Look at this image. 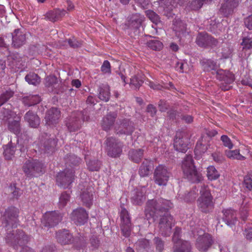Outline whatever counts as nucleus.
I'll use <instances>...</instances> for the list:
<instances>
[{
    "instance_id": "obj_12",
    "label": "nucleus",
    "mask_w": 252,
    "mask_h": 252,
    "mask_svg": "<svg viewBox=\"0 0 252 252\" xmlns=\"http://www.w3.org/2000/svg\"><path fill=\"white\" fill-rule=\"evenodd\" d=\"M188 137L182 131H177L174 139V147L176 150L185 153L188 149Z\"/></svg>"
},
{
    "instance_id": "obj_62",
    "label": "nucleus",
    "mask_w": 252,
    "mask_h": 252,
    "mask_svg": "<svg viewBox=\"0 0 252 252\" xmlns=\"http://www.w3.org/2000/svg\"><path fill=\"white\" fill-rule=\"evenodd\" d=\"M181 232V229L179 227H176L175 229V231L173 236V241L175 242L179 240H181L180 239V234Z\"/></svg>"
},
{
    "instance_id": "obj_10",
    "label": "nucleus",
    "mask_w": 252,
    "mask_h": 252,
    "mask_svg": "<svg viewBox=\"0 0 252 252\" xmlns=\"http://www.w3.org/2000/svg\"><path fill=\"white\" fill-rule=\"evenodd\" d=\"M115 132L118 135H131L134 130L133 123L129 119L119 120L114 125Z\"/></svg>"
},
{
    "instance_id": "obj_37",
    "label": "nucleus",
    "mask_w": 252,
    "mask_h": 252,
    "mask_svg": "<svg viewBox=\"0 0 252 252\" xmlns=\"http://www.w3.org/2000/svg\"><path fill=\"white\" fill-rule=\"evenodd\" d=\"M143 156V150L142 149H132L128 152L130 159L134 162H139Z\"/></svg>"
},
{
    "instance_id": "obj_1",
    "label": "nucleus",
    "mask_w": 252,
    "mask_h": 252,
    "mask_svg": "<svg viewBox=\"0 0 252 252\" xmlns=\"http://www.w3.org/2000/svg\"><path fill=\"white\" fill-rule=\"evenodd\" d=\"M173 206L170 201L163 198L150 200L146 204L145 212L147 220L154 218L160 212H165L161 216L158 223L159 232L164 236H168L171 234V229L175 224L173 217L166 212Z\"/></svg>"
},
{
    "instance_id": "obj_42",
    "label": "nucleus",
    "mask_w": 252,
    "mask_h": 252,
    "mask_svg": "<svg viewBox=\"0 0 252 252\" xmlns=\"http://www.w3.org/2000/svg\"><path fill=\"white\" fill-rule=\"evenodd\" d=\"M26 81L30 84L37 85L40 82V78L34 73H30L25 77Z\"/></svg>"
},
{
    "instance_id": "obj_16",
    "label": "nucleus",
    "mask_w": 252,
    "mask_h": 252,
    "mask_svg": "<svg viewBox=\"0 0 252 252\" xmlns=\"http://www.w3.org/2000/svg\"><path fill=\"white\" fill-rule=\"evenodd\" d=\"M196 42L200 47H206L215 46L218 44V41L207 33H200L196 37Z\"/></svg>"
},
{
    "instance_id": "obj_57",
    "label": "nucleus",
    "mask_w": 252,
    "mask_h": 252,
    "mask_svg": "<svg viewBox=\"0 0 252 252\" xmlns=\"http://www.w3.org/2000/svg\"><path fill=\"white\" fill-rule=\"evenodd\" d=\"M67 42L69 46L73 48L80 47L82 45V42L81 41H78L75 38L69 39L67 40Z\"/></svg>"
},
{
    "instance_id": "obj_35",
    "label": "nucleus",
    "mask_w": 252,
    "mask_h": 252,
    "mask_svg": "<svg viewBox=\"0 0 252 252\" xmlns=\"http://www.w3.org/2000/svg\"><path fill=\"white\" fill-rule=\"evenodd\" d=\"M66 125L70 132L75 131L80 128L81 121L77 117L72 116L68 119Z\"/></svg>"
},
{
    "instance_id": "obj_29",
    "label": "nucleus",
    "mask_w": 252,
    "mask_h": 252,
    "mask_svg": "<svg viewBox=\"0 0 252 252\" xmlns=\"http://www.w3.org/2000/svg\"><path fill=\"white\" fill-rule=\"evenodd\" d=\"M65 14V10L57 9L48 12L45 15V19L52 22H55L64 16Z\"/></svg>"
},
{
    "instance_id": "obj_17",
    "label": "nucleus",
    "mask_w": 252,
    "mask_h": 252,
    "mask_svg": "<svg viewBox=\"0 0 252 252\" xmlns=\"http://www.w3.org/2000/svg\"><path fill=\"white\" fill-rule=\"evenodd\" d=\"M71 220L77 224L82 225L88 219V214L86 210L82 208L74 210L71 215Z\"/></svg>"
},
{
    "instance_id": "obj_38",
    "label": "nucleus",
    "mask_w": 252,
    "mask_h": 252,
    "mask_svg": "<svg viewBox=\"0 0 252 252\" xmlns=\"http://www.w3.org/2000/svg\"><path fill=\"white\" fill-rule=\"evenodd\" d=\"M16 150L15 145L10 141L4 148L3 154L5 158L7 160L11 159L14 157Z\"/></svg>"
},
{
    "instance_id": "obj_19",
    "label": "nucleus",
    "mask_w": 252,
    "mask_h": 252,
    "mask_svg": "<svg viewBox=\"0 0 252 252\" xmlns=\"http://www.w3.org/2000/svg\"><path fill=\"white\" fill-rule=\"evenodd\" d=\"M60 117V111L56 107H52L48 110L45 116L46 124L52 126L58 123Z\"/></svg>"
},
{
    "instance_id": "obj_32",
    "label": "nucleus",
    "mask_w": 252,
    "mask_h": 252,
    "mask_svg": "<svg viewBox=\"0 0 252 252\" xmlns=\"http://www.w3.org/2000/svg\"><path fill=\"white\" fill-rule=\"evenodd\" d=\"M201 64L203 70L205 71H211L214 73L219 68V65L217 64V62L210 59H203L201 62Z\"/></svg>"
},
{
    "instance_id": "obj_6",
    "label": "nucleus",
    "mask_w": 252,
    "mask_h": 252,
    "mask_svg": "<svg viewBox=\"0 0 252 252\" xmlns=\"http://www.w3.org/2000/svg\"><path fill=\"white\" fill-rule=\"evenodd\" d=\"M171 172L167 167L163 164L157 166L154 172V179L156 184L165 186L171 176Z\"/></svg>"
},
{
    "instance_id": "obj_63",
    "label": "nucleus",
    "mask_w": 252,
    "mask_h": 252,
    "mask_svg": "<svg viewBox=\"0 0 252 252\" xmlns=\"http://www.w3.org/2000/svg\"><path fill=\"white\" fill-rule=\"evenodd\" d=\"M241 45L243 46V49L248 50L252 48V42H250V41L245 40L244 39H243Z\"/></svg>"
},
{
    "instance_id": "obj_61",
    "label": "nucleus",
    "mask_w": 252,
    "mask_h": 252,
    "mask_svg": "<svg viewBox=\"0 0 252 252\" xmlns=\"http://www.w3.org/2000/svg\"><path fill=\"white\" fill-rule=\"evenodd\" d=\"M137 244L141 247L144 249H146L149 247L150 242L148 240L143 239L139 240L137 242Z\"/></svg>"
},
{
    "instance_id": "obj_5",
    "label": "nucleus",
    "mask_w": 252,
    "mask_h": 252,
    "mask_svg": "<svg viewBox=\"0 0 252 252\" xmlns=\"http://www.w3.org/2000/svg\"><path fill=\"white\" fill-rule=\"evenodd\" d=\"M200 193L201 196L197 200L198 206L202 212L207 213L213 206L212 197L207 186H201Z\"/></svg>"
},
{
    "instance_id": "obj_22",
    "label": "nucleus",
    "mask_w": 252,
    "mask_h": 252,
    "mask_svg": "<svg viewBox=\"0 0 252 252\" xmlns=\"http://www.w3.org/2000/svg\"><path fill=\"white\" fill-rule=\"evenodd\" d=\"M12 45L15 48H19L25 44L26 40V35L19 29H16L12 34Z\"/></svg>"
},
{
    "instance_id": "obj_3",
    "label": "nucleus",
    "mask_w": 252,
    "mask_h": 252,
    "mask_svg": "<svg viewBox=\"0 0 252 252\" xmlns=\"http://www.w3.org/2000/svg\"><path fill=\"white\" fill-rule=\"evenodd\" d=\"M5 239L7 244L16 249L26 244L30 237L23 230H16L7 232Z\"/></svg>"
},
{
    "instance_id": "obj_53",
    "label": "nucleus",
    "mask_w": 252,
    "mask_h": 252,
    "mask_svg": "<svg viewBox=\"0 0 252 252\" xmlns=\"http://www.w3.org/2000/svg\"><path fill=\"white\" fill-rule=\"evenodd\" d=\"M146 16L153 23L158 24L160 22L159 16L154 11L149 10L146 11Z\"/></svg>"
},
{
    "instance_id": "obj_48",
    "label": "nucleus",
    "mask_w": 252,
    "mask_h": 252,
    "mask_svg": "<svg viewBox=\"0 0 252 252\" xmlns=\"http://www.w3.org/2000/svg\"><path fill=\"white\" fill-rule=\"evenodd\" d=\"M147 44L149 48L153 50H160L163 46L162 43L157 39L151 40L147 42Z\"/></svg>"
},
{
    "instance_id": "obj_2",
    "label": "nucleus",
    "mask_w": 252,
    "mask_h": 252,
    "mask_svg": "<svg viewBox=\"0 0 252 252\" xmlns=\"http://www.w3.org/2000/svg\"><path fill=\"white\" fill-rule=\"evenodd\" d=\"M182 168L185 177L192 183H198L202 180L201 174L195 168L191 156L188 155L184 159Z\"/></svg>"
},
{
    "instance_id": "obj_36",
    "label": "nucleus",
    "mask_w": 252,
    "mask_h": 252,
    "mask_svg": "<svg viewBox=\"0 0 252 252\" xmlns=\"http://www.w3.org/2000/svg\"><path fill=\"white\" fill-rule=\"evenodd\" d=\"M20 118L18 116L14 117V120L8 123V129L16 135H18L21 132Z\"/></svg>"
},
{
    "instance_id": "obj_56",
    "label": "nucleus",
    "mask_w": 252,
    "mask_h": 252,
    "mask_svg": "<svg viewBox=\"0 0 252 252\" xmlns=\"http://www.w3.org/2000/svg\"><path fill=\"white\" fill-rule=\"evenodd\" d=\"M154 242L156 245V250L158 252H161L164 248V243L161 239L156 237L154 239Z\"/></svg>"
},
{
    "instance_id": "obj_15",
    "label": "nucleus",
    "mask_w": 252,
    "mask_h": 252,
    "mask_svg": "<svg viewBox=\"0 0 252 252\" xmlns=\"http://www.w3.org/2000/svg\"><path fill=\"white\" fill-rule=\"evenodd\" d=\"M214 73L216 74V77L218 79L223 81L227 85L223 86L222 84L220 86L222 90H228L230 88L228 85L230 84L234 80V75L228 71L218 69Z\"/></svg>"
},
{
    "instance_id": "obj_11",
    "label": "nucleus",
    "mask_w": 252,
    "mask_h": 252,
    "mask_svg": "<svg viewBox=\"0 0 252 252\" xmlns=\"http://www.w3.org/2000/svg\"><path fill=\"white\" fill-rule=\"evenodd\" d=\"M198 237L196 239L195 246L201 252H205L210 248L213 243L212 237L203 231H198Z\"/></svg>"
},
{
    "instance_id": "obj_7",
    "label": "nucleus",
    "mask_w": 252,
    "mask_h": 252,
    "mask_svg": "<svg viewBox=\"0 0 252 252\" xmlns=\"http://www.w3.org/2000/svg\"><path fill=\"white\" fill-rule=\"evenodd\" d=\"M18 210L14 207L7 208L2 216V225L5 227L17 226L18 223Z\"/></svg>"
},
{
    "instance_id": "obj_24",
    "label": "nucleus",
    "mask_w": 252,
    "mask_h": 252,
    "mask_svg": "<svg viewBox=\"0 0 252 252\" xmlns=\"http://www.w3.org/2000/svg\"><path fill=\"white\" fill-rule=\"evenodd\" d=\"M223 216L222 219L227 225L231 226L237 221L236 213L232 209L224 210L222 211Z\"/></svg>"
},
{
    "instance_id": "obj_47",
    "label": "nucleus",
    "mask_w": 252,
    "mask_h": 252,
    "mask_svg": "<svg viewBox=\"0 0 252 252\" xmlns=\"http://www.w3.org/2000/svg\"><path fill=\"white\" fill-rule=\"evenodd\" d=\"M58 83V79L55 76H49L45 79V86L47 88H51L53 90V88H55Z\"/></svg>"
},
{
    "instance_id": "obj_23",
    "label": "nucleus",
    "mask_w": 252,
    "mask_h": 252,
    "mask_svg": "<svg viewBox=\"0 0 252 252\" xmlns=\"http://www.w3.org/2000/svg\"><path fill=\"white\" fill-rule=\"evenodd\" d=\"M117 117V114L115 112H110L106 115L102 119L101 126L105 131L110 130L114 126L115 120Z\"/></svg>"
},
{
    "instance_id": "obj_54",
    "label": "nucleus",
    "mask_w": 252,
    "mask_h": 252,
    "mask_svg": "<svg viewBox=\"0 0 252 252\" xmlns=\"http://www.w3.org/2000/svg\"><path fill=\"white\" fill-rule=\"evenodd\" d=\"M220 139L222 142L224 146L227 147L229 149H231L233 148V144H232L230 139L227 135H222L221 136Z\"/></svg>"
},
{
    "instance_id": "obj_4",
    "label": "nucleus",
    "mask_w": 252,
    "mask_h": 252,
    "mask_svg": "<svg viewBox=\"0 0 252 252\" xmlns=\"http://www.w3.org/2000/svg\"><path fill=\"white\" fill-rule=\"evenodd\" d=\"M105 142L106 151L108 156L116 158L121 155L124 145L120 140L113 137H109L106 139Z\"/></svg>"
},
{
    "instance_id": "obj_46",
    "label": "nucleus",
    "mask_w": 252,
    "mask_h": 252,
    "mask_svg": "<svg viewBox=\"0 0 252 252\" xmlns=\"http://www.w3.org/2000/svg\"><path fill=\"white\" fill-rule=\"evenodd\" d=\"M197 189L196 188L192 189L190 192L185 193L184 196L182 197L186 202H191L194 201L198 195Z\"/></svg>"
},
{
    "instance_id": "obj_64",
    "label": "nucleus",
    "mask_w": 252,
    "mask_h": 252,
    "mask_svg": "<svg viewBox=\"0 0 252 252\" xmlns=\"http://www.w3.org/2000/svg\"><path fill=\"white\" fill-rule=\"evenodd\" d=\"M168 105L164 100H160L158 103L159 110L161 112H164L167 109Z\"/></svg>"
},
{
    "instance_id": "obj_30",
    "label": "nucleus",
    "mask_w": 252,
    "mask_h": 252,
    "mask_svg": "<svg viewBox=\"0 0 252 252\" xmlns=\"http://www.w3.org/2000/svg\"><path fill=\"white\" fill-rule=\"evenodd\" d=\"M93 189L92 188H87L82 191L81 198L83 204L87 207H90L93 201Z\"/></svg>"
},
{
    "instance_id": "obj_34",
    "label": "nucleus",
    "mask_w": 252,
    "mask_h": 252,
    "mask_svg": "<svg viewBox=\"0 0 252 252\" xmlns=\"http://www.w3.org/2000/svg\"><path fill=\"white\" fill-rule=\"evenodd\" d=\"M57 240L62 244H66L71 242L72 236L67 230L59 231L56 234Z\"/></svg>"
},
{
    "instance_id": "obj_44",
    "label": "nucleus",
    "mask_w": 252,
    "mask_h": 252,
    "mask_svg": "<svg viewBox=\"0 0 252 252\" xmlns=\"http://www.w3.org/2000/svg\"><path fill=\"white\" fill-rule=\"evenodd\" d=\"M207 176L210 180H215L220 177L218 171L213 166H210L207 169Z\"/></svg>"
},
{
    "instance_id": "obj_59",
    "label": "nucleus",
    "mask_w": 252,
    "mask_h": 252,
    "mask_svg": "<svg viewBox=\"0 0 252 252\" xmlns=\"http://www.w3.org/2000/svg\"><path fill=\"white\" fill-rule=\"evenodd\" d=\"M244 184L249 190H251L252 189V180L250 176H247L245 177Z\"/></svg>"
},
{
    "instance_id": "obj_13",
    "label": "nucleus",
    "mask_w": 252,
    "mask_h": 252,
    "mask_svg": "<svg viewBox=\"0 0 252 252\" xmlns=\"http://www.w3.org/2000/svg\"><path fill=\"white\" fill-rule=\"evenodd\" d=\"M120 218L122 233L125 237H128L130 234L131 224L128 213L125 208H122L120 212Z\"/></svg>"
},
{
    "instance_id": "obj_18",
    "label": "nucleus",
    "mask_w": 252,
    "mask_h": 252,
    "mask_svg": "<svg viewBox=\"0 0 252 252\" xmlns=\"http://www.w3.org/2000/svg\"><path fill=\"white\" fill-rule=\"evenodd\" d=\"M239 4L238 0H224L220 8V12L224 16L231 15Z\"/></svg>"
},
{
    "instance_id": "obj_28",
    "label": "nucleus",
    "mask_w": 252,
    "mask_h": 252,
    "mask_svg": "<svg viewBox=\"0 0 252 252\" xmlns=\"http://www.w3.org/2000/svg\"><path fill=\"white\" fill-rule=\"evenodd\" d=\"M173 30L176 36L180 39H182L188 34L186 31V25L182 21H176L174 23Z\"/></svg>"
},
{
    "instance_id": "obj_9",
    "label": "nucleus",
    "mask_w": 252,
    "mask_h": 252,
    "mask_svg": "<svg viewBox=\"0 0 252 252\" xmlns=\"http://www.w3.org/2000/svg\"><path fill=\"white\" fill-rule=\"evenodd\" d=\"M44 165L36 160H28L23 166V171L28 177L36 176V174L43 172Z\"/></svg>"
},
{
    "instance_id": "obj_41",
    "label": "nucleus",
    "mask_w": 252,
    "mask_h": 252,
    "mask_svg": "<svg viewBox=\"0 0 252 252\" xmlns=\"http://www.w3.org/2000/svg\"><path fill=\"white\" fill-rule=\"evenodd\" d=\"M249 199L244 198L240 208V215L242 220L245 221L248 217Z\"/></svg>"
},
{
    "instance_id": "obj_25",
    "label": "nucleus",
    "mask_w": 252,
    "mask_h": 252,
    "mask_svg": "<svg viewBox=\"0 0 252 252\" xmlns=\"http://www.w3.org/2000/svg\"><path fill=\"white\" fill-rule=\"evenodd\" d=\"M145 189H137L133 193L131 197V201L135 205H140L142 204L146 199Z\"/></svg>"
},
{
    "instance_id": "obj_51",
    "label": "nucleus",
    "mask_w": 252,
    "mask_h": 252,
    "mask_svg": "<svg viewBox=\"0 0 252 252\" xmlns=\"http://www.w3.org/2000/svg\"><path fill=\"white\" fill-rule=\"evenodd\" d=\"M143 83V80L140 75H134L130 79V84L136 89L141 86Z\"/></svg>"
},
{
    "instance_id": "obj_33",
    "label": "nucleus",
    "mask_w": 252,
    "mask_h": 252,
    "mask_svg": "<svg viewBox=\"0 0 252 252\" xmlns=\"http://www.w3.org/2000/svg\"><path fill=\"white\" fill-rule=\"evenodd\" d=\"M153 167V161L151 160L145 159L139 168V174L140 176L145 177L148 176Z\"/></svg>"
},
{
    "instance_id": "obj_14",
    "label": "nucleus",
    "mask_w": 252,
    "mask_h": 252,
    "mask_svg": "<svg viewBox=\"0 0 252 252\" xmlns=\"http://www.w3.org/2000/svg\"><path fill=\"white\" fill-rule=\"evenodd\" d=\"M62 217L58 212L52 211L46 213L41 220L42 224L46 227H53L62 220Z\"/></svg>"
},
{
    "instance_id": "obj_49",
    "label": "nucleus",
    "mask_w": 252,
    "mask_h": 252,
    "mask_svg": "<svg viewBox=\"0 0 252 252\" xmlns=\"http://www.w3.org/2000/svg\"><path fill=\"white\" fill-rule=\"evenodd\" d=\"M70 195L69 193H67L66 191L63 192L60 198L59 201V206L60 208L64 207L67 202L69 201Z\"/></svg>"
},
{
    "instance_id": "obj_26",
    "label": "nucleus",
    "mask_w": 252,
    "mask_h": 252,
    "mask_svg": "<svg viewBox=\"0 0 252 252\" xmlns=\"http://www.w3.org/2000/svg\"><path fill=\"white\" fill-rule=\"evenodd\" d=\"M24 119L32 127L36 128L40 124L39 117L32 111H29L27 112L24 116Z\"/></svg>"
},
{
    "instance_id": "obj_58",
    "label": "nucleus",
    "mask_w": 252,
    "mask_h": 252,
    "mask_svg": "<svg viewBox=\"0 0 252 252\" xmlns=\"http://www.w3.org/2000/svg\"><path fill=\"white\" fill-rule=\"evenodd\" d=\"M244 25L249 30H252V15L244 19Z\"/></svg>"
},
{
    "instance_id": "obj_43",
    "label": "nucleus",
    "mask_w": 252,
    "mask_h": 252,
    "mask_svg": "<svg viewBox=\"0 0 252 252\" xmlns=\"http://www.w3.org/2000/svg\"><path fill=\"white\" fill-rule=\"evenodd\" d=\"M225 153L226 156L229 158L243 160L245 158L244 156L240 154L239 150H226Z\"/></svg>"
},
{
    "instance_id": "obj_8",
    "label": "nucleus",
    "mask_w": 252,
    "mask_h": 252,
    "mask_svg": "<svg viewBox=\"0 0 252 252\" xmlns=\"http://www.w3.org/2000/svg\"><path fill=\"white\" fill-rule=\"evenodd\" d=\"M74 177L73 170L66 168L57 174L56 176L57 184L63 189L68 188L73 182Z\"/></svg>"
},
{
    "instance_id": "obj_60",
    "label": "nucleus",
    "mask_w": 252,
    "mask_h": 252,
    "mask_svg": "<svg viewBox=\"0 0 252 252\" xmlns=\"http://www.w3.org/2000/svg\"><path fill=\"white\" fill-rule=\"evenodd\" d=\"M212 156L215 161L218 163H220L223 161V157L220 153H214L212 154Z\"/></svg>"
},
{
    "instance_id": "obj_55",
    "label": "nucleus",
    "mask_w": 252,
    "mask_h": 252,
    "mask_svg": "<svg viewBox=\"0 0 252 252\" xmlns=\"http://www.w3.org/2000/svg\"><path fill=\"white\" fill-rule=\"evenodd\" d=\"M101 71L104 74L111 73V65L108 61L105 60L103 62L101 66Z\"/></svg>"
},
{
    "instance_id": "obj_31",
    "label": "nucleus",
    "mask_w": 252,
    "mask_h": 252,
    "mask_svg": "<svg viewBox=\"0 0 252 252\" xmlns=\"http://www.w3.org/2000/svg\"><path fill=\"white\" fill-rule=\"evenodd\" d=\"M98 98L104 101H108L110 97V88L106 84H101L98 89Z\"/></svg>"
},
{
    "instance_id": "obj_45",
    "label": "nucleus",
    "mask_w": 252,
    "mask_h": 252,
    "mask_svg": "<svg viewBox=\"0 0 252 252\" xmlns=\"http://www.w3.org/2000/svg\"><path fill=\"white\" fill-rule=\"evenodd\" d=\"M85 159L86 160L88 168L90 171H94L99 170L101 165V163L99 161L97 160L88 161L86 157Z\"/></svg>"
},
{
    "instance_id": "obj_50",
    "label": "nucleus",
    "mask_w": 252,
    "mask_h": 252,
    "mask_svg": "<svg viewBox=\"0 0 252 252\" xmlns=\"http://www.w3.org/2000/svg\"><path fill=\"white\" fill-rule=\"evenodd\" d=\"M13 92L11 90H7L2 93L0 95V106L5 103L13 95Z\"/></svg>"
},
{
    "instance_id": "obj_39",
    "label": "nucleus",
    "mask_w": 252,
    "mask_h": 252,
    "mask_svg": "<svg viewBox=\"0 0 252 252\" xmlns=\"http://www.w3.org/2000/svg\"><path fill=\"white\" fill-rule=\"evenodd\" d=\"M40 97L37 95L30 94L23 98V102L25 105L31 106L38 103L40 101Z\"/></svg>"
},
{
    "instance_id": "obj_52",
    "label": "nucleus",
    "mask_w": 252,
    "mask_h": 252,
    "mask_svg": "<svg viewBox=\"0 0 252 252\" xmlns=\"http://www.w3.org/2000/svg\"><path fill=\"white\" fill-rule=\"evenodd\" d=\"M81 159L77 156L71 155L67 157L66 160V164L68 166H76L80 162Z\"/></svg>"
},
{
    "instance_id": "obj_40",
    "label": "nucleus",
    "mask_w": 252,
    "mask_h": 252,
    "mask_svg": "<svg viewBox=\"0 0 252 252\" xmlns=\"http://www.w3.org/2000/svg\"><path fill=\"white\" fill-rule=\"evenodd\" d=\"M212 0H192L189 5L191 10H197L201 8L204 4L211 3Z\"/></svg>"
},
{
    "instance_id": "obj_27",
    "label": "nucleus",
    "mask_w": 252,
    "mask_h": 252,
    "mask_svg": "<svg viewBox=\"0 0 252 252\" xmlns=\"http://www.w3.org/2000/svg\"><path fill=\"white\" fill-rule=\"evenodd\" d=\"M174 243V252H190L191 246L188 241L179 240Z\"/></svg>"
},
{
    "instance_id": "obj_21",
    "label": "nucleus",
    "mask_w": 252,
    "mask_h": 252,
    "mask_svg": "<svg viewBox=\"0 0 252 252\" xmlns=\"http://www.w3.org/2000/svg\"><path fill=\"white\" fill-rule=\"evenodd\" d=\"M57 140L54 138L46 137L42 139L39 145V149L41 152L44 153H50L53 152L56 146Z\"/></svg>"
},
{
    "instance_id": "obj_20",
    "label": "nucleus",
    "mask_w": 252,
    "mask_h": 252,
    "mask_svg": "<svg viewBox=\"0 0 252 252\" xmlns=\"http://www.w3.org/2000/svg\"><path fill=\"white\" fill-rule=\"evenodd\" d=\"M144 20V17L143 15L139 13H135L130 16L126 25L128 29L137 30L140 28Z\"/></svg>"
}]
</instances>
